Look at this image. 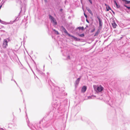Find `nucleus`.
<instances>
[{
  "label": "nucleus",
  "mask_w": 130,
  "mask_h": 130,
  "mask_svg": "<svg viewBox=\"0 0 130 130\" xmlns=\"http://www.w3.org/2000/svg\"><path fill=\"white\" fill-rule=\"evenodd\" d=\"M87 10L88 11L90 14L91 15H93V13L92 12V11H91L90 10V9L89 8H88V9H87Z\"/></svg>",
  "instance_id": "6ab92c4d"
},
{
  "label": "nucleus",
  "mask_w": 130,
  "mask_h": 130,
  "mask_svg": "<svg viewBox=\"0 0 130 130\" xmlns=\"http://www.w3.org/2000/svg\"><path fill=\"white\" fill-rule=\"evenodd\" d=\"M86 21L88 23L89 22L87 20H86Z\"/></svg>",
  "instance_id": "37998d69"
},
{
  "label": "nucleus",
  "mask_w": 130,
  "mask_h": 130,
  "mask_svg": "<svg viewBox=\"0 0 130 130\" xmlns=\"http://www.w3.org/2000/svg\"><path fill=\"white\" fill-rule=\"evenodd\" d=\"M67 59H70V57L69 56H67Z\"/></svg>",
  "instance_id": "473e14b6"
},
{
  "label": "nucleus",
  "mask_w": 130,
  "mask_h": 130,
  "mask_svg": "<svg viewBox=\"0 0 130 130\" xmlns=\"http://www.w3.org/2000/svg\"><path fill=\"white\" fill-rule=\"evenodd\" d=\"M55 1L57 3V4L59 3L60 2V0H56Z\"/></svg>",
  "instance_id": "a878e982"
},
{
  "label": "nucleus",
  "mask_w": 130,
  "mask_h": 130,
  "mask_svg": "<svg viewBox=\"0 0 130 130\" xmlns=\"http://www.w3.org/2000/svg\"><path fill=\"white\" fill-rule=\"evenodd\" d=\"M21 11L20 12H21V11H22V7H21Z\"/></svg>",
  "instance_id": "c9c22d12"
},
{
  "label": "nucleus",
  "mask_w": 130,
  "mask_h": 130,
  "mask_svg": "<svg viewBox=\"0 0 130 130\" xmlns=\"http://www.w3.org/2000/svg\"><path fill=\"white\" fill-rule=\"evenodd\" d=\"M106 11H108L109 10H111V8L109 6H107V7H106Z\"/></svg>",
  "instance_id": "aec40b11"
},
{
  "label": "nucleus",
  "mask_w": 130,
  "mask_h": 130,
  "mask_svg": "<svg viewBox=\"0 0 130 130\" xmlns=\"http://www.w3.org/2000/svg\"><path fill=\"white\" fill-rule=\"evenodd\" d=\"M1 52L2 53H4V51L3 50H1Z\"/></svg>",
  "instance_id": "2f4dec72"
},
{
  "label": "nucleus",
  "mask_w": 130,
  "mask_h": 130,
  "mask_svg": "<svg viewBox=\"0 0 130 130\" xmlns=\"http://www.w3.org/2000/svg\"><path fill=\"white\" fill-rule=\"evenodd\" d=\"M0 22L2 24H5V25H7L8 24V22L3 21L2 20H0Z\"/></svg>",
  "instance_id": "4468645a"
},
{
  "label": "nucleus",
  "mask_w": 130,
  "mask_h": 130,
  "mask_svg": "<svg viewBox=\"0 0 130 130\" xmlns=\"http://www.w3.org/2000/svg\"><path fill=\"white\" fill-rule=\"evenodd\" d=\"M8 41H7V39H4L3 42V47L4 48H6L7 46Z\"/></svg>",
  "instance_id": "20e7f679"
},
{
  "label": "nucleus",
  "mask_w": 130,
  "mask_h": 130,
  "mask_svg": "<svg viewBox=\"0 0 130 130\" xmlns=\"http://www.w3.org/2000/svg\"><path fill=\"white\" fill-rule=\"evenodd\" d=\"M61 28L62 30L63 31V32L64 33L67 34L68 35V34H69L68 33L67 31L66 30L65 28L64 27H63V26H62L61 27Z\"/></svg>",
  "instance_id": "6e6552de"
},
{
  "label": "nucleus",
  "mask_w": 130,
  "mask_h": 130,
  "mask_svg": "<svg viewBox=\"0 0 130 130\" xmlns=\"http://www.w3.org/2000/svg\"><path fill=\"white\" fill-rule=\"evenodd\" d=\"M81 77H80L78 78L76 80V81L75 82V86H76L79 83L80 79L81 78Z\"/></svg>",
  "instance_id": "1a4fd4ad"
},
{
  "label": "nucleus",
  "mask_w": 130,
  "mask_h": 130,
  "mask_svg": "<svg viewBox=\"0 0 130 130\" xmlns=\"http://www.w3.org/2000/svg\"><path fill=\"white\" fill-rule=\"evenodd\" d=\"M68 36L70 37H72L74 38V40L76 41H80V39L79 38H77L72 35H70V34H68Z\"/></svg>",
  "instance_id": "0eeeda50"
},
{
  "label": "nucleus",
  "mask_w": 130,
  "mask_h": 130,
  "mask_svg": "<svg viewBox=\"0 0 130 130\" xmlns=\"http://www.w3.org/2000/svg\"><path fill=\"white\" fill-rule=\"evenodd\" d=\"M62 11V9H60V11H61V12Z\"/></svg>",
  "instance_id": "ea45409f"
},
{
  "label": "nucleus",
  "mask_w": 130,
  "mask_h": 130,
  "mask_svg": "<svg viewBox=\"0 0 130 130\" xmlns=\"http://www.w3.org/2000/svg\"><path fill=\"white\" fill-rule=\"evenodd\" d=\"M18 18V17H16V18L15 19V20H14V21H11L9 22H8V24H12L14 22H16V21H17L18 20V19H17Z\"/></svg>",
  "instance_id": "9d476101"
},
{
  "label": "nucleus",
  "mask_w": 130,
  "mask_h": 130,
  "mask_svg": "<svg viewBox=\"0 0 130 130\" xmlns=\"http://www.w3.org/2000/svg\"><path fill=\"white\" fill-rule=\"evenodd\" d=\"M86 27H88V25H86Z\"/></svg>",
  "instance_id": "c03bdc74"
},
{
  "label": "nucleus",
  "mask_w": 130,
  "mask_h": 130,
  "mask_svg": "<svg viewBox=\"0 0 130 130\" xmlns=\"http://www.w3.org/2000/svg\"><path fill=\"white\" fill-rule=\"evenodd\" d=\"M0 22L2 24H5V25H7L8 24V22L3 21L2 20H0Z\"/></svg>",
  "instance_id": "dca6fc26"
},
{
  "label": "nucleus",
  "mask_w": 130,
  "mask_h": 130,
  "mask_svg": "<svg viewBox=\"0 0 130 130\" xmlns=\"http://www.w3.org/2000/svg\"><path fill=\"white\" fill-rule=\"evenodd\" d=\"M94 98V96H89L88 97V99H93Z\"/></svg>",
  "instance_id": "393cba45"
},
{
  "label": "nucleus",
  "mask_w": 130,
  "mask_h": 130,
  "mask_svg": "<svg viewBox=\"0 0 130 130\" xmlns=\"http://www.w3.org/2000/svg\"><path fill=\"white\" fill-rule=\"evenodd\" d=\"M13 80L14 81V82L16 83V84H17V86H18V84H17V82H16L14 80Z\"/></svg>",
  "instance_id": "58836bf2"
},
{
  "label": "nucleus",
  "mask_w": 130,
  "mask_h": 130,
  "mask_svg": "<svg viewBox=\"0 0 130 130\" xmlns=\"http://www.w3.org/2000/svg\"><path fill=\"white\" fill-rule=\"evenodd\" d=\"M112 25L113 28H115L117 26V25L114 21H113L112 23Z\"/></svg>",
  "instance_id": "f8f14e48"
},
{
  "label": "nucleus",
  "mask_w": 130,
  "mask_h": 130,
  "mask_svg": "<svg viewBox=\"0 0 130 130\" xmlns=\"http://www.w3.org/2000/svg\"><path fill=\"white\" fill-rule=\"evenodd\" d=\"M97 18L98 19L99 21V29H101L102 28V20L100 19V18L99 17H97Z\"/></svg>",
  "instance_id": "423d86ee"
},
{
  "label": "nucleus",
  "mask_w": 130,
  "mask_h": 130,
  "mask_svg": "<svg viewBox=\"0 0 130 130\" xmlns=\"http://www.w3.org/2000/svg\"><path fill=\"white\" fill-rule=\"evenodd\" d=\"M16 1L17 3H19V2L20 4H21V3H22L21 0H16Z\"/></svg>",
  "instance_id": "5701e85b"
},
{
  "label": "nucleus",
  "mask_w": 130,
  "mask_h": 130,
  "mask_svg": "<svg viewBox=\"0 0 130 130\" xmlns=\"http://www.w3.org/2000/svg\"><path fill=\"white\" fill-rule=\"evenodd\" d=\"M124 2L125 4H129L130 3V1H128L126 0H122Z\"/></svg>",
  "instance_id": "a211bd4d"
},
{
  "label": "nucleus",
  "mask_w": 130,
  "mask_h": 130,
  "mask_svg": "<svg viewBox=\"0 0 130 130\" xmlns=\"http://www.w3.org/2000/svg\"><path fill=\"white\" fill-rule=\"evenodd\" d=\"M105 6H106V7H107V6H108V5H107V4H105Z\"/></svg>",
  "instance_id": "a19ab883"
},
{
  "label": "nucleus",
  "mask_w": 130,
  "mask_h": 130,
  "mask_svg": "<svg viewBox=\"0 0 130 130\" xmlns=\"http://www.w3.org/2000/svg\"><path fill=\"white\" fill-rule=\"evenodd\" d=\"M111 11L112 12V13H113V14H115V12H114L111 9Z\"/></svg>",
  "instance_id": "e433bc0d"
},
{
  "label": "nucleus",
  "mask_w": 130,
  "mask_h": 130,
  "mask_svg": "<svg viewBox=\"0 0 130 130\" xmlns=\"http://www.w3.org/2000/svg\"><path fill=\"white\" fill-rule=\"evenodd\" d=\"M0 22L2 24H5V25H7L8 24V22L3 21L2 20H0Z\"/></svg>",
  "instance_id": "2eb2a0df"
},
{
  "label": "nucleus",
  "mask_w": 130,
  "mask_h": 130,
  "mask_svg": "<svg viewBox=\"0 0 130 130\" xmlns=\"http://www.w3.org/2000/svg\"><path fill=\"white\" fill-rule=\"evenodd\" d=\"M114 2L115 4L116 5L117 8H119L120 7V6L118 5V4L117 3L116 1H115Z\"/></svg>",
  "instance_id": "412c9836"
},
{
  "label": "nucleus",
  "mask_w": 130,
  "mask_h": 130,
  "mask_svg": "<svg viewBox=\"0 0 130 130\" xmlns=\"http://www.w3.org/2000/svg\"><path fill=\"white\" fill-rule=\"evenodd\" d=\"M24 11H25V7H24Z\"/></svg>",
  "instance_id": "79ce46f5"
},
{
  "label": "nucleus",
  "mask_w": 130,
  "mask_h": 130,
  "mask_svg": "<svg viewBox=\"0 0 130 130\" xmlns=\"http://www.w3.org/2000/svg\"><path fill=\"white\" fill-rule=\"evenodd\" d=\"M49 19L51 20V22L54 23L55 25H56L57 24L56 19L52 15H49Z\"/></svg>",
  "instance_id": "7ed1b4c3"
},
{
  "label": "nucleus",
  "mask_w": 130,
  "mask_h": 130,
  "mask_svg": "<svg viewBox=\"0 0 130 130\" xmlns=\"http://www.w3.org/2000/svg\"><path fill=\"white\" fill-rule=\"evenodd\" d=\"M5 130V129H3L2 128H0V130Z\"/></svg>",
  "instance_id": "4c0bfd02"
},
{
  "label": "nucleus",
  "mask_w": 130,
  "mask_h": 130,
  "mask_svg": "<svg viewBox=\"0 0 130 130\" xmlns=\"http://www.w3.org/2000/svg\"><path fill=\"white\" fill-rule=\"evenodd\" d=\"M87 89V87L85 86H83L81 92L84 93L86 91Z\"/></svg>",
  "instance_id": "9b49d317"
},
{
  "label": "nucleus",
  "mask_w": 130,
  "mask_h": 130,
  "mask_svg": "<svg viewBox=\"0 0 130 130\" xmlns=\"http://www.w3.org/2000/svg\"><path fill=\"white\" fill-rule=\"evenodd\" d=\"M54 90V91L53 92V91L52 92L53 96H54V95H56V96H57L58 94L61 96L65 95V94H64V91L62 92V93H60L59 92V88L58 87H55Z\"/></svg>",
  "instance_id": "f03ea898"
},
{
  "label": "nucleus",
  "mask_w": 130,
  "mask_h": 130,
  "mask_svg": "<svg viewBox=\"0 0 130 130\" xmlns=\"http://www.w3.org/2000/svg\"><path fill=\"white\" fill-rule=\"evenodd\" d=\"M52 105L54 107L57 109H58L60 106L59 104H58L55 101L53 102L52 103Z\"/></svg>",
  "instance_id": "39448f33"
},
{
  "label": "nucleus",
  "mask_w": 130,
  "mask_h": 130,
  "mask_svg": "<svg viewBox=\"0 0 130 130\" xmlns=\"http://www.w3.org/2000/svg\"><path fill=\"white\" fill-rule=\"evenodd\" d=\"M124 2L125 4H129L130 3V1H128L126 0H122Z\"/></svg>",
  "instance_id": "f3484780"
},
{
  "label": "nucleus",
  "mask_w": 130,
  "mask_h": 130,
  "mask_svg": "<svg viewBox=\"0 0 130 130\" xmlns=\"http://www.w3.org/2000/svg\"><path fill=\"white\" fill-rule=\"evenodd\" d=\"M84 15H85V17L86 18H87V15H86V14H85V13H84Z\"/></svg>",
  "instance_id": "f704fd0d"
},
{
  "label": "nucleus",
  "mask_w": 130,
  "mask_h": 130,
  "mask_svg": "<svg viewBox=\"0 0 130 130\" xmlns=\"http://www.w3.org/2000/svg\"><path fill=\"white\" fill-rule=\"evenodd\" d=\"M99 32H98V30L95 33L94 35V36H97L99 34Z\"/></svg>",
  "instance_id": "cd10ccee"
},
{
  "label": "nucleus",
  "mask_w": 130,
  "mask_h": 130,
  "mask_svg": "<svg viewBox=\"0 0 130 130\" xmlns=\"http://www.w3.org/2000/svg\"><path fill=\"white\" fill-rule=\"evenodd\" d=\"M95 30V28L94 29H93L91 31V32L92 33L93 32H94V31Z\"/></svg>",
  "instance_id": "7c9ffc66"
},
{
  "label": "nucleus",
  "mask_w": 130,
  "mask_h": 130,
  "mask_svg": "<svg viewBox=\"0 0 130 130\" xmlns=\"http://www.w3.org/2000/svg\"><path fill=\"white\" fill-rule=\"evenodd\" d=\"M20 91H21V92H22V90H21V89L20 90Z\"/></svg>",
  "instance_id": "a18cd8bd"
},
{
  "label": "nucleus",
  "mask_w": 130,
  "mask_h": 130,
  "mask_svg": "<svg viewBox=\"0 0 130 130\" xmlns=\"http://www.w3.org/2000/svg\"><path fill=\"white\" fill-rule=\"evenodd\" d=\"M88 0L89 1V2H90V3L91 4H92V3L91 0Z\"/></svg>",
  "instance_id": "c85d7f7f"
},
{
  "label": "nucleus",
  "mask_w": 130,
  "mask_h": 130,
  "mask_svg": "<svg viewBox=\"0 0 130 130\" xmlns=\"http://www.w3.org/2000/svg\"><path fill=\"white\" fill-rule=\"evenodd\" d=\"M39 72L41 74H43V73L41 71H39Z\"/></svg>",
  "instance_id": "72a5a7b5"
},
{
  "label": "nucleus",
  "mask_w": 130,
  "mask_h": 130,
  "mask_svg": "<svg viewBox=\"0 0 130 130\" xmlns=\"http://www.w3.org/2000/svg\"><path fill=\"white\" fill-rule=\"evenodd\" d=\"M78 35L80 37H83L84 36V34H78Z\"/></svg>",
  "instance_id": "b1692460"
},
{
  "label": "nucleus",
  "mask_w": 130,
  "mask_h": 130,
  "mask_svg": "<svg viewBox=\"0 0 130 130\" xmlns=\"http://www.w3.org/2000/svg\"><path fill=\"white\" fill-rule=\"evenodd\" d=\"M36 70L38 72H39V71H40V70H39L38 69L37 67H36Z\"/></svg>",
  "instance_id": "c756f323"
},
{
  "label": "nucleus",
  "mask_w": 130,
  "mask_h": 130,
  "mask_svg": "<svg viewBox=\"0 0 130 130\" xmlns=\"http://www.w3.org/2000/svg\"><path fill=\"white\" fill-rule=\"evenodd\" d=\"M53 31L55 32V34H56L57 35H58L59 34V33L58 31L56 30L55 29H53Z\"/></svg>",
  "instance_id": "4be33fe9"
},
{
  "label": "nucleus",
  "mask_w": 130,
  "mask_h": 130,
  "mask_svg": "<svg viewBox=\"0 0 130 130\" xmlns=\"http://www.w3.org/2000/svg\"><path fill=\"white\" fill-rule=\"evenodd\" d=\"M78 28L79 29H82V30H84V28L83 27H78Z\"/></svg>",
  "instance_id": "bb28decb"
},
{
  "label": "nucleus",
  "mask_w": 130,
  "mask_h": 130,
  "mask_svg": "<svg viewBox=\"0 0 130 130\" xmlns=\"http://www.w3.org/2000/svg\"><path fill=\"white\" fill-rule=\"evenodd\" d=\"M27 125L32 130H33V129L32 128V127H34V126H32L31 124H30V123H29L28 122H27Z\"/></svg>",
  "instance_id": "ddd939ff"
},
{
  "label": "nucleus",
  "mask_w": 130,
  "mask_h": 130,
  "mask_svg": "<svg viewBox=\"0 0 130 130\" xmlns=\"http://www.w3.org/2000/svg\"><path fill=\"white\" fill-rule=\"evenodd\" d=\"M93 87L95 91L98 93L101 92L104 89L103 87L100 85H94Z\"/></svg>",
  "instance_id": "f257e3e1"
}]
</instances>
